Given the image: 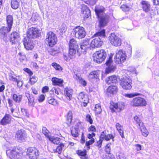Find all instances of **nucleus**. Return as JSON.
Returning <instances> with one entry per match:
<instances>
[{"label":"nucleus","mask_w":159,"mask_h":159,"mask_svg":"<svg viewBox=\"0 0 159 159\" xmlns=\"http://www.w3.org/2000/svg\"><path fill=\"white\" fill-rule=\"evenodd\" d=\"M13 100L17 103H20L22 99V96L21 95H17L16 94H13L12 96Z\"/></svg>","instance_id":"nucleus-34"},{"label":"nucleus","mask_w":159,"mask_h":159,"mask_svg":"<svg viewBox=\"0 0 159 159\" xmlns=\"http://www.w3.org/2000/svg\"><path fill=\"white\" fill-rule=\"evenodd\" d=\"M94 35L97 37L92 40L91 42L92 48H97L101 46L103 42L102 39L105 36V30L103 29L96 33Z\"/></svg>","instance_id":"nucleus-1"},{"label":"nucleus","mask_w":159,"mask_h":159,"mask_svg":"<svg viewBox=\"0 0 159 159\" xmlns=\"http://www.w3.org/2000/svg\"><path fill=\"white\" fill-rule=\"evenodd\" d=\"M112 63V57L110 56L106 63V65L108 66V67L106 69V73H109L110 72L114 71L115 67V66L111 65Z\"/></svg>","instance_id":"nucleus-19"},{"label":"nucleus","mask_w":159,"mask_h":159,"mask_svg":"<svg viewBox=\"0 0 159 159\" xmlns=\"http://www.w3.org/2000/svg\"><path fill=\"white\" fill-rule=\"evenodd\" d=\"M42 131L43 133L48 138L50 136H49L48 134V130L45 127H43L42 128Z\"/></svg>","instance_id":"nucleus-48"},{"label":"nucleus","mask_w":159,"mask_h":159,"mask_svg":"<svg viewBox=\"0 0 159 159\" xmlns=\"http://www.w3.org/2000/svg\"><path fill=\"white\" fill-rule=\"evenodd\" d=\"M24 70L25 71L28 73L30 76L32 75L33 74L32 71L28 68H25L24 69Z\"/></svg>","instance_id":"nucleus-57"},{"label":"nucleus","mask_w":159,"mask_h":159,"mask_svg":"<svg viewBox=\"0 0 159 159\" xmlns=\"http://www.w3.org/2000/svg\"><path fill=\"white\" fill-rule=\"evenodd\" d=\"M16 137L20 142L23 141L26 138L25 131L23 129L18 130L17 132Z\"/></svg>","instance_id":"nucleus-21"},{"label":"nucleus","mask_w":159,"mask_h":159,"mask_svg":"<svg viewBox=\"0 0 159 159\" xmlns=\"http://www.w3.org/2000/svg\"><path fill=\"white\" fill-rule=\"evenodd\" d=\"M106 82L108 84L111 83H116L117 82V77L115 75L109 76L106 80Z\"/></svg>","instance_id":"nucleus-25"},{"label":"nucleus","mask_w":159,"mask_h":159,"mask_svg":"<svg viewBox=\"0 0 159 159\" xmlns=\"http://www.w3.org/2000/svg\"><path fill=\"white\" fill-rule=\"evenodd\" d=\"M115 137V134L113 135L112 134H107L106 131H103L101 134L100 139L102 140H105L107 141H108L110 139H111L112 141L114 142Z\"/></svg>","instance_id":"nucleus-18"},{"label":"nucleus","mask_w":159,"mask_h":159,"mask_svg":"<svg viewBox=\"0 0 159 159\" xmlns=\"http://www.w3.org/2000/svg\"><path fill=\"white\" fill-rule=\"evenodd\" d=\"M131 82V80L129 77L125 76L120 79V83L123 89L128 90L132 88Z\"/></svg>","instance_id":"nucleus-4"},{"label":"nucleus","mask_w":159,"mask_h":159,"mask_svg":"<svg viewBox=\"0 0 159 159\" xmlns=\"http://www.w3.org/2000/svg\"><path fill=\"white\" fill-rule=\"evenodd\" d=\"M21 0H11V7L15 9L18 8L19 6V3Z\"/></svg>","instance_id":"nucleus-30"},{"label":"nucleus","mask_w":159,"mask_h":159,"mask_svg":"<svg viewBox=\"0 0 159 159\" xmlns=\"http://www.w3.org/2000/svg\"><path fill=\"white\" fill-rule=\"evenodd\" d=\"M75 78L77 80H78L79 81L80 84L84 87L86 85L87 82L84 80L81 77H80L79 75H76L75 77Z\"/></svg>","instance_id":"nucleus-37"},{"label":"nucleus","mask_w":159,"mask_h":159,"mask_svg":"<svg viewBox=\"0 0 159 159\" xmlns=\"http://www.w3.org/2000/svg\"><path fill=\"white\" fill-rule=\"evenodd\" d=\"M120 8L124 11H128L129 10V7L126 5H121Z\"/></svg>","instance_id":"nucleus-54"},{"label":"nucleus","mask_w":159,"mask_h":159,"mask_svg":"<svg viewBox=\"0 0 159 159\" xmlns=\"http://www.w3.org/2000/svg\"><path fill=\"white\" fill-rule=\"evenodd\" d=\"M11 28L7 26H3L0 28V38L5 42L7 41V33L10 32Z\"/></svg>","instance_id":"nucleus-11"},{"label":"nucleus","mask_w":159,"mask_h":159,"mask_svg":"<svg viewBox=\"0 0 159 159\" xmlns=\"http://www.w3.org/2000/svg\"><path fill=\"white\" fill-rule=\"evenodd\" d=\"M86 120L91 124H92L93 122V120L89 114H87L86 116Z\"/></svg>","instance_id":"nucleus-49"},{"label":"nucleus","mask_w":159,"mask_h":159,"mask_svg":"<svg viewBox=\"0 0 159 159\" xmlns=\"http://www.w3.org/2000/svg\"><path fill=\"white\" fill-rule=\"evenodd\" d=\"M99 71H94L90 72L89 75V78L90 80L93 79H97L99 78Z\"/></svg>","instance_id":"nucleus-27"},{"label":"nucleus","mask_w":159,"mask_h":159,"mask_svg":"<svg viewBox=\"0 0 159 159\" xmlns=\"http://www.w3.org/2000/svg\"><path fill=\"white\" fill-rule=\"evenodd\" d=\"M52 81L54 85H58L60 86L63 85V80L61 79L53 77L52 78Z\"/></svg>","instance_id":"nucleus-28"},{"label":"nucleus","mask_w":159,"mask_h":159,"mask_svg":"<svg viewBox=\"0 0 159 159\" xmlns=\"http://www.w3.org/2000/svg\"><path fill=\"white\" fill-rule=\"evenodd\" d=\"M65 94L69 100L71 99L73 94V90L70 88H66L64 90Z\"/></svg>","instance_id":"nucleus-26"},{"label":"nucleus","mask_w":159,"mask_h":159,"mask_svg":"<svg viewBox=\"0 0 159 159\" xmlns=\"http://www.w3.org/2000/svg\"><path fill=\"white\" fill-rule=\"evenodd\" d=\"M46 41V43L49 46H53L56 44L57 41V39L56 34L52 32H49L47 34Z\"/></svg>","instance_id":"nucleus-3"},{"label":"nucleus","mask_w":159,"mask_h":159,"mask_svg":"<svg viewBox=\"0 0 159 159\" xmlns=\"http://www.w3.org/2000/svg\"><path fill=\"white\" fill-rule=\"evenodd\" d=\"M90 43V39H85L83 40L80 44V48L81 53H84L87 52L88 49H91V47Z\"/></svg>","instance_id":"nucleus-14"},{"label":"nucleus","mask_w":159,"mask_h":159,"mask_svg":"<svg viewBox=\"0 0 159 159\" xmlns=\"http://www.w3.org/2000/svg\"><path fill=\"white\" fill-rule=\"evenodd\" d=\"M66 30V26L64 25H62L60 29V30L61 33L65 32Z\"/></svg>","instance_id":"nucleus-59"},{"label":"nucleus","mask_w":159,"mask_h":159,"mask_svg":"<svg viewBox=\"0 0 159 159\" xmlns=\"http://www.w3.org/2000/svg\"><path fill=\"white\" fill-rule=\"evenodd\" d=\"M72 32L74 36L79 39L84 38L86 34L84 28L80 26L75 27Z\"/></svg>","instance_id":"nucleus-5"},{"label":"nucleus","mask_w":159,"mask_h":159,"mask_svg":"<svg viewBox=\"0 0 159 159\" xmlns=\"http://www.w3.org/2000/svg\"><path fill=\"white\" fill-rule=\"evenodd\" d=\"M89 132H94L96 131V129L94 126L91 125L89 127Z\"/></svg>","instance_id":"nucleus-60"},{"label":"nucleus","mask_w":159,"mask_h":159,"mask_svg":"<svg viewBox=\"0 0 159 159\" xmlns=\"http://www.w3.org/2000/svg\"><path fill=\"white\" fill-rule=\"evenodd\" d=\"M45 98L44 96L43 95H41L39 97V101L40 102H43Z\"/></svg>","instance_id":"nucleus-62"},{"label":"nucleus","mask_w":159,"mask_h":159,"mask_svg":"<svg viewBox=\"0 0 159 159\" xmlns=\"http://www.w3.org/2000/svg\"><path fill=\"white\" fill-rule=\"evenodd\" d=\"M134 118L135 123L136 125H137L139 127L144 125L143 122L137 116H134Z\"/></svg>","instance_id":"nucleus-35"},{"label":"nucleus","mask_w":159,"mask_h":159,"mask_svg":"<svg viewBox=\"0 0 159 159\" xmlns=\"http://www.w3.org/2000/svg\"><path fill=\"white\" fill-rule=\"evenodd\" d=\"M77 48H69L68 56L71 59L73 58L76 53Z\"/></svg>","instance_id":"nucleus-36"},{"label":"nucleus","mask_w":159,"mask_h":159,"mask_svg":"<svg viewBox=\"0 0 159 159\" xmlns=\"http://www.w3.org/2000/svg\"><path fill=\"white\" fill-rule=\"evenodd\" d=\"M140 95V94L138 93H132L130 94H125L124 96L129 98H132L134 97L139 96Z\"/></svg>","instance_id":"nucleus-45"},{"label":"nucleus","mask_w":159,"mask_h":159,"mask_svg":"<svg viewBox=\"0 0 159 159\" xmlns=\"http://www.w3.org/2000/svg\"><path fill=\"white\" fill-rule=\"evenodd\" d=\"M95 112L96 114H100L102 112V109L100 104H96L95 105Z\"/></svg>","instance_id":"nucleus-42"},{"label":"nucleus","mask_w":159,"mask_h":159,"mask_svg":"<svg viewBox=\"0 0 159 159\" xmlns=\"http://www.w3.org/2000/svg\"><path fill=\"white\" fill-rule=\"evenodd\" d=\"M27 37L31 39H34L39 37L40 35L39 31L36 28L31 27L27 31Z\"/></svg>","instance_id":"nucleus-9"},{"label":"nucleus","mask_w":159,"mask_h":159,"mask_svg":"<svg viewBox=\"0 0 159 159\" xmlns=\"http://www.w3.org/2000/svg\"><path fill=\"white\" fill-rule=\"evenodd\" d=\"M110 43L113 46H119L121 43V40L118 36L116 35L114 33H111L109 37Z\"/></svg>","instance_id":"nucleus-10"},{"label":"nucleus","mask_w":159,"mask_h":159,"mask_svg":"<svg viewBox=\"0 0 159 159\" xmlns=\"http://www.w3.org/2000/svg\"><path fill=\"white\" fill-rule=\"evenodd\" d=\"M118 91L117 87L115 85L109 86L107 89V93L108 95L114 94L117 93Z\"/></svg>","instance_id":"nucleus-22"},{"label":"nucleus","mask_w":159,"mask_h":159,"mask_svg":"<svg viewBox=\"0 0 159 159\" xmlns=\"http://www.w3.org/2000/svg\"><path fill=\"white\" fill-rule=\"evenodd\" d=\"M23 44L25 48L28 50H31L34 48V44L32 39L25 37L23 40Z\"/></svg>","instance_id":"nucleus-16"},{"label":"nucleus","mask_w":159,"mask_h":159,"mask_svg":"<svg viewBox=\"0 0 159 159\" xmlns=\"http://www.w3.org/2000/svg\"><path fill=\"white\" fill-rule=\"evenodd\" d=\"M78 98L80 101L84 102H88V98L87 96L83 92H81L78 96Z\"/></svg>","instance_id":"nucleus-31"},{"label":"nucleus","mask_w":159,"mask_h":159,"mask_svg":"<svg viewBox=\"0 0 159 159\" xmlns=\"http://www.w3.org/2000/svg\"><path fill=\"white\" fill-rule=\"evenodd\" d=\"M9 79L10 80L13 81H17V79L14 77V75L11 73H10L9 74Z\"/></svg>","instance_id":"nucleus-50"},{"label":"nucleus","mask_w":159,"mask_h":159,"mask_svg":"<svg viewBox=\"0 0 159 159\" xmlns=\"http://www.w3.org/2000/svg\"><path fill=\"white\" fill-rule=\"evenodd\" d=\"M11 116L9 114H6L5 116L1 120V124L3 125H6L10 123Z\"/></svg>","instance_id":"nucleus-23"},{"label":"nucleus","mask_w":159,"mask_h":159,"mask_svg":"<svg viewBox=\"0 0 159 159\" xmlns=\"http://www.w3.org/2000/svg\"><path fill=\"white\" fill-rule=\"evenodd\" d=\"M95 11L98 18L100 27L106 25L109 22V16L104 13L102 9H95Z\"/></svg>","instance_id":"nucleus-2"},{"label":"nucleus","mask_w":159,"mask_h":159,"mask_svg":"<svg viewBox=\"0 0 159 159\" xmlns=\"http://www.w3.org/2000/svg\"><path fill=\"white\" fill-rule=\"evenodd\" d=\"M94 142V139L92 138L89 141H87L86 143V145L89 148V146Z\"/></svg>","instance_id":"nucleus-51"},{"label":"nucleus","mask_w":159,"mask_h":159,"mask_svg":"<svg viewBox=\"0 0 159 159\" xmlns=\"http://www.w3.org/2000/svg\"><path fill=\"white\" fill-rule=\"evenodd\" d=\"M80 142L81 143H84L85 142V137L83 133H82L81 135Z\"/></svg>","instance_id":"nucleus-64"},{"label":"nucleus","mask_w":159,"mask_h":159,"mask_svg":"<svg viewBox=\"0 0 159 159\" xmlns=\"http://www.w3.org/2000/svg\"><path fill=\"white\" fill-rule=\"evenodd\" d=\"M116 128L118 131L120 130L122 128V126L118 123H116Z\"/></svg>","instance_id":"nucleus-61"},{"label":"nucleus","mask_w":159,"mask_h":159,"mask_svg":"<svg viewBox=\"0 0 159 159\" xmlns=\"http://www.w3.org/2000/svg\"><path fill=\"white\" fill-rule=\"evenodd\" d=\"M94 57V60L98 63L102 62L106 58L107 54L103 49L97 52Z\"/></svg>","instance_id":"nucleus-7"},{"label":"nucleus","mask_w":159,"mask_h":159,"mask_svg":"<svg viewBox=\"0 0 159 159\" xmlns=\"http://www.w3.org/2000/svg\"><path fill=\"white\" fill-rule=\"evenodd\" d=\"M19 40V34L16 31L12 32L9 37V40L11 45L16 44Z\"/></svg>","instance_id":"nucleus-15"},{"label":"nucleus","mask_w":159,"mask_h":159,"mask_svg":"<svg viewBox=\"0 0 159 159\" xmlns=\"http://www.w3.org/2000/svg\"><path fill=\"white\" fill-rule=\"evenodd\" d=\"M66 148V147L64 144L62 143H60L57 146L56 149V152L59 154H60L63 150H64Z\"/></svg>","instance_id":"nucleus-38"},{"label":"nucleus","mask_w":159,"mask_h":159,"mask_svg":"<svg viewBox=\"0 0 159 159\" xmlns=\"http://www.w3.org/2000/svg\"><path fill=\"white\" fill-rule=\"evenodd\" d=\"M48 102L50 104L53 105H56L57 104L56 101L54 98H48Z\"/></svg>","instance_id":"nucleus-47"},{"label":"nucleus","mask_w":159,"mask_h":159,"mask_svg":"<svg viewBox=\"0 0 159 159\" xmlns=\"http://www.w3.org/2000/svg\"><path fill=\"white\" fill-rule=\"evenodd\" d=\"M48 53L52 55H55L58 53V51L54 48L49 47L48 48Z\"/></svg>","instance_id":"nucleus-39"},{"label":"nucleus","mask_w":159,"mask_h":159,"mask_svg":"<svg viewBox=\"0 0 159 159\" xmlns=\"http://www.w3.org/2000/svg\"><path fill=\"white\" fill-rule=\"evenodd\" d=\"M69 47L70 48H77L78 47L77 41L74 39H71L69 43Z\"/></svg>","instance_id":"nucleus-32"},{"label":"nucleus","mask_w":159,"mask_h":159,"mask_svg":"<svg viewBox=\"0 0 159 159\" xmlns=\"http://www.w3.org/2000/svg\"><path fill=\"white\" fill-rule=\"evenodd\" d=\"M146 105L147 102L143 98L140 97L134 98L130 102V105L133 107L145 106Z\"/></svg>","instance_id":"nucleus-6"},{"label":"nucleus","mask_w":159,"mask_h":159,"mask_svg":"<svg viewBox=\"0 0 159 159\" xmlns=\"http://www.w3.org/2000/svg\"><path fill=\"white\" fill-rule=\"evenodd\" d=\"M27 154L30 158L31 159H36L39 156V152L35 148L31 147L28 149Z\"/></svg>","instance_id":"nucleus-13"},{"label":"nucleus","mask_w":159,"mask_h":159,"mask_svg":"<svg viewBox=\"0 0 159 159\" xmlns=\"http://www.w3.org/2000/svg\"><path fill=\"white\" fill-rule=\"evenodd\" d=\"M139 128L142 135L145 137H147L148 135V132L144 125H143Z\"/></svg>","instance_id":"nucleus-40"},{"label":"nucleus","mask_w":159,"mask_h":159,"mask_svg":"<svg viewBox=\"0 0 159 159\" xmlns=\"http://www.w3.org/2000/svg\"><path fill=\"white\" fill-rule=\"evenodd\" d=\"M125 105L123 102L115 103L113 102L110 106V109L111 112H120L124 109Z\"/></svg>","instance_id":"nucleus-12"},{"label":"nucleus","mask_w":159,"mask_h":159,"mask_svg":"<svg viewBox=\"0 0 159 159\" xmlns=\"http://www.w3.org/2000/svg\"><path fill=\"white\" fill-rule=\"evenodd\" d=\"M87 4H94L96 2V0H83Z\"/></svg>","instance_id":"nucleus-53"},{"label":"nucleus","mask_w":159,"mask_h":159,"mask_svg":"<svg viewBox=\"0 0 159 159\" xmlns=\"http://www.w3.org/2000/svg\"><path fill=\"white\" fill-rule=\"evenodd\" d=\"M81 15L84 19L87 18L91 15L90 10L85 5H83L82 6Z\"/></svg>","instance_id":"nucleus-20"},{"label":"nucleus","mask_w":159,"mask_h":159,"mask_svg":"<svg viewBox=\"0 0 159 159\" xmlns=\"http://www.w3.org/2000/svg\"><path fill=\"white\" fill-rule=\"evenodd\" d=\"M37 81V78L36 77L34 76L32 78H30V80L31 84H34Z\"/></svg>","instance_id":"nucleus-55"},{"label":"nucleus","mask_w":159,"mask_h":159,"mask_svg":"<svg viewBox=\"0 0 159 159\" xmlns=\"http://www.w3.org/2000/svg\"><path fill=\"white\" fill-rule=\"evenodd\" d=\"M48 139L50 141L54 144H58L60 143L61 139L59 138L50 136Z\"/></svg>","instance_id":"nucleus-33"},{"label":"nucleus","mask_w":159,"mask_h":159,"mask_svg":"<svg viewBox=\"0 0 159 159\" xmlns=\"http://www.w3.org/2000/svg\"><path fill=\"white\" fill-rule=\"evenodd\" d=\"M115 62L117 64H120L124 62L126 59V55L125 52L122 50L118 51L116 52L115 56Z\"/></svg>","instance_id":"nucleus-8"},{"label":"nucleus","mask_w":159,"mask_h":159,"mask_svg":"<svg viewBox=\"0 0 159 159\" xmlns=\"http://www.w3.org/2000/svg\"><path fill=\"white\" fill-rule=\"evenodd\" d=\"M79 129L77 128H73L71 130V134L72 136L76 137L78 136Z\"/></svg>","instance_id":"nucleus-41"},{"label":"nucleus","mask_w":159,"mask_h":159,"mask_svg":"<svg viewBox=\"0 0 159 159\" xmlns=\"http://www.w3.org/2000/svg\"><path fill=\"white\" fill-rule=\"evenodd\" d=\"M17 83V86L19 87H20L22 86V81L20 80H18L17 79V81H16Z\"/></svg>","instance_id":"nucleus-63"},{"label":"nucleus","mask_w":159,"mask_h":159,"mask_svg":"<svg viewBox=\"0 0 159 159\" xmlns=\"http://www.w3.org/2000/svg\"><path fill=\"white\" fill-rule=\"evenodd\" d=\"M21 111L23 115L25 116H28V114L26 110L24 108H21Z\"/></svg>","instance_id":"nucleus-58"},{"label":"nucleus","mask_w":159,"mask_h":159,"mask_svg":"<svg viewBox=\"0 0 159 159\" xmlns=\"http://www.w3.org/2000/svg\"><path fill=\"white\" fill-rule=\"evenodd\" d=\"M6 153L11 159H17L19 158L20 153L16 149H13L12 150L8 149Z\"/></svg>","instance_id":"nucleus-17"},{"label":"nucleus","mask_w":159,"mask_h":159,"mask_svg":"<svg viewBox=\"0 0 159 159\" xmlns=\"http://www.w3.org/2000/svg\"><path fill=\"white\" fill-rule=\"evenodd\" d=\"M103 159H116V158L114 155H109L107 156L104 157Z\"/></svg>","instance_id":"nucleus-56"},{"label":"nucleus","mask_w":159,"mask_h":159,"mask_svg":"<svg viewBox=\"0 0 159 159\" xmlns=\"http://www.w3.org/2000/svg\"><path fill=\"white\" fill-rule=\"evenodd\" d=\"M77 153L79 156L81 157L87 155L86 150H84L83 151L81 150H78L77 151Z\"/></svg>","instance_id":"nucleus-46"},{"label":"nucleus","mask_w":159,"mask_h":159,"mask_svg":"<svg viewBox=\"0 0 159 159\" xmlns=\"http://www.w3.org/2000/svg\"><path fill=\"white\" fill-rule=\"evenodd\" d=\"M143 10L145 12H148L150 10V5L148 2L143 1L141 2Z\"/></svg>","instance_id":"nucleus-24"},{"label":"nucleus","mask_w":159,"mask_h":159,"mask_svg":"<svg viewBox=\"0 0 159 159\" xmlns=\"http://www.w3.org/2000/svg\"><path fill=\"white\" fill-rule=\"evenodd\" d=\"M52 66L56 70L59 71L62 70L61 67L56 62H53L52 64Z\"/></svg>","instance_id":"nucleus-43"},{"label":"nucleus","mask_w":159,"mask_h":159,"mask_svg":"<svg viewBox=\"0 0 159 159\" xmlns=\"http://www.w3.org/2000/svg\"><path fill=\"white\" fill-rule=\"evenodd\" d=\"M6 20L7 26L11 28L13 20L12 16L10 15H8L7 17Z\"/></svg>","instance_id":"nucleus-29"},{"label":"nucleus","mask_w":159,"mask_h":159,"mask_svg":"<svg viewBox=\"0 0 159 159\" xmlns=\"http://www.w3.org/2000/svg\"><path fill=\"white\" fill-rule=\"evenodd\" d=\"M111 144V143H108L106 146L105 152L108 154H110L111 150L110 146Z\"/></svg>","instance_id":"nucleus-52"},{"label":"nucleus","mask_w":159,"mask_h":159,"mask_svg":"<svg viewBox=\"0 0 159 159\" xmlns=\"http://www.w3.org/2000/svg\"><path fill=\"white\" fill-rule=\"evenodd\" d=\"M72 118V115L71 111H69L67 116V121L68 123H71Z\"/></svg>","instance_id":"nucleus-44"}]
</instances>
